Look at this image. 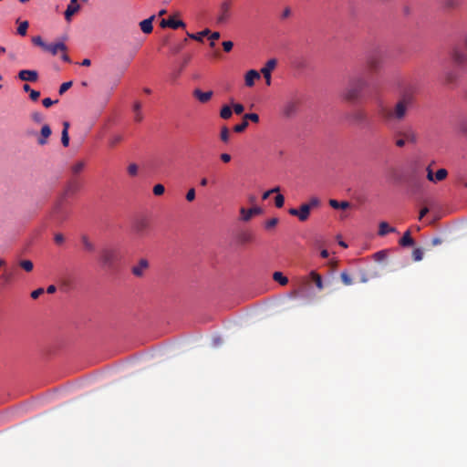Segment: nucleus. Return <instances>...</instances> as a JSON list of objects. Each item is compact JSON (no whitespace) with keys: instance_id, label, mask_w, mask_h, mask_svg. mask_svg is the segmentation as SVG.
<instances>
[{"instance_id":"c03bdc74","label":"nucleus","mask_w":467,"mask_h":467,"mask_svg":"<svg viewBox=\"0 0 467 467\" xmlns=\"http://www.w3.org/2000/svg\"><path fill=\"white\" fill-rule=\"evenodd\" d=\"M244 120H251L252 122L257 123L259 121V116L256 113H246L244 116Z\"/></svg>"},{"instance_id":"4be33fe9","label":"nucleus","mask_w":467,"mask_h":467,"mask_svg":"<svg viewBox=\"0 0 467 467\" xmlns=\"http://www.w3.org/2000/svg\"><path fill=\"white\" fill-rule=\"evenodd\" d=\"M149 267V263L146 259H140L138 265L132 267V274L136 276H141L144 271Z\"/></svg>"},{"instance_id":"79ce46f5","label":"nucleus","mask_w":467,"mask_h":467,"mask_svg":"<svg viewBox=\"0 0 467 467\" xmlns=\"http://www.w3.org/2000/svg\"><path fill=\"white\" fill-rule=\"evenodd\" d=\"M28 22L27 21H24L22 23H20V25L18 26L17 27V33L20 35V36H26V31H27V28H28Z\"/></svg>"},{"instance_id":"412c9836","label":"nucleus","mask_w":467,"mask_h":467,"mask_svg":"<svg viewBox=\"0 0 467 467\" xmlns=\"http://www.w3.org/2000/svg\"><path fill=\"white\" fill-rule=\"evenodd\" d=\"M52 130L49 125L45 124L40 130V137L37 140V143L41 146L46 145L47 143V139L51 135Z\"/></svg>"},{"instance_id":"49530a36","label":"nucleus","mask_w":467,"mask_h":467,"mask_svg":"<svg viewBox=\"0 0 467 467\" xmlns=\"http://www.w3.org/2000/svg\"><path fill=\"white\" fill-rule=\"evenodd\" d=\"M414 261H420L423 257V251L420 248H416L412 252Z\"/></svg>"},{"instance_id":"58836bf2","label":"nucleus","mask_w":467,"mask_h":467,"mask_svg":"<svg viewBox=\"0 0 467 467\" xmlns=\"http://www.w3.org/2000/svg\"><path fill=\"white\" fill-rule=\"evenodd\" d=\"M447 175H448L447 170H445V169H439L435 172V181H436V182L443 181L444 179H446Z\"/></svg>"},{"instance_id":"de8ad7c7","label":"nucleus","mask_w":467,"mask_h":467,"mask_svg":"<svg viewBox=\"0 0 467 467\" xmlns=\"http://www.w3.org/2000/svg\"><path fill=\"white\" fill-rule=\"evenodd\" d=\"M31 119L36 123H41L44 119V117L40 112L35 111L31 114Z\"/></svg>"},{"instance_id":"f704fd0d","label":"nucleus","mask_w":467,"mask_h":467,"mask_svg":"<svg viewBox=\"0 0 467 467\" xmlns=\"http://www.w3.org/2000/svg\"><path fill=\"white\" fill-rule=\"evenodd\" d=\"M273 279L279 283L281 285H286L288 284V278L285 276L281 272H275L273 274Z\"/></svg>"},{"instance_id":"0e129e2a","label":"nucleus","mask_w":467,"mask_h":467,"mask_svg":"<svg viewBox=\"0 0 467 467\" xmlns=\"http://www.w3.org/2000/svg\"><path fill=\"white\" fill-rule=\"evenodd\" d=\"M29 97L30 99L33 100V101H36L39 97H40V92L39 91H36V90H34L32 89L30 92H29Z\"/></svg>"},{"instance_id":"f8f14e48","label":"nucleus","mask_w":467,"mask_h":467,"mask_svg":"<svg viewBox=\"0 0 467 467\" xmlns=\"http://www.w3.org/2000/svg\"><path fill=\"white\" fill-rule=\"evenodd\" d=\"M276 59L275 58H271L269 59L265 65L264 66V67H262L261 69V73L263 74L265 79V83L266 85L270 86L271 85V72L274 70V68L276 66Z\"/></svg>"},{"instance_id":"423d86ee","label":"nucleus","mask_w":467,"mask_h":467,"mask_svg":"<svg viewBox=\"0 0 467 467\" xmlns=\"http://www.w3.org/2000/svg\"><path fill=\"white\" fill-rule=\"evenodd\" d=\"M101 263L111 267L119 258V249L113 246H105L99 253Z\"/></svg>"},{"instance_id":"4468645a","label":"nucleus","mask_w":467,"mask_h":467,"mask_svg":"<svg viewBox=\"0 0 467 467\" xmlns=\"http://www.w3.org/2000/svg\"><path fill=\"white\" fill-rule=\"evenodd\" d=\"M192 96L202 104H205L211 100L213 96V92L212 90L202 91L200 88H195L192 91Z\"/></svg>"},{"instance_id":"a878e982","label":"nucleus","mask_w":467,"mask_h":467,"mask_svg":"<svg viewBox=\"0 0 467 467\" xmlns=\"http://www.w3.org/2000/svg\"><path fill=\"white\" fill-rule=\"evenodd\" d=\"M259 78H260L259 72L254 69H251V70L247 71V73L245 74V85L247 87H252V86H254V81Z\"/></svg>"},{"instance_id":"c9c22d12","label":"nucleus","mask_w":467,"mask_h":467,"mask_svg":"<svg viewBox=\"0 0 467 467\" xmlns=\"http://www.w3.org/2000/svg\"><path fill=\"white\" fill-rule=\"evenodd\" d=\"M233 110L228 105H224L220 111V117L223 119H228L232 117Z\"/></svg>"},{"instance_id":"e433bc0d","label":"nucleus","mask_w":467,"mask_h":467,"mask_svg":"<svg viewBox=\"0 0 467 467\" xmlns=\"http://www.w3.org/2000/svg\"><path fill=\"white\" fill-rule=\"evenodd\" d=\"M210 33V30L209 29H205L200 33H197V34H190L188 33V36L192 39H194L196 41H199V42H202V37L204 36H207L208 34Z\"/></svg>"},{"instance_id":"9b49d317","label":"nucleus","mask_w":467,"mask_h":467,"mask_svg":"<svg viewBox=\"0 0 467 467\" xmlns=\"http://www.w3.org/2000/svg\"><path fill=\"white\" fill-rule=\"evenodd\" d=\"M299 108V101L296 99H291L286 101L283 108H282V113L286 118H291L297 112Z\"/></svg>"},{"instance_id":"69168bd1","label":"nucleus","mask_w":467,"mask_h":467,"mask_svg":"<svg viewBox=\"0 0 467 467\" xmlns=\"http://www.w3.org/2000/svg\"><path fill=\"white\" fill-rule=\"evenodd\" d=\"M234 110L235 114H242L244 110V107L242 104L236 103L234 105Z\"/></svg>"},{"instance_id":"4d7b16f0","label":"nucleus","mask_w":467,"mask_h":467,"mask_svg":"<svg viewBox=\"0 0 467 467\" xmlns=\"http://www.w3.org/2000/svg\"><path fill=\"white\" fill-rule=\"evenodd\" d=\"M58 100H52L51 99L49 98H46L42 100V104L45 108H49L51 107L52 105L57 103Z\"/></svg>"},{"instance_id":"864d4df0","label":"nucleus","mask_w":467,"mask_h":467,"mask_svg":"<svg viewBox=\"0 0 467 467\" xmlns=\"http://www.w3.org/2000/svg\"><path fill=\"white\" fill-rule=\"evenodd\" d=\"M278 223V218H271L265 222V228L271 229L274 228Z\"/></svg>"},{"instance_id":"1a4fd4ad","label":"nucleus","mask_w":467,"mask_h":467,"mask_svg":"<svg viewBox=\"0 0 467 467\" xmlns=\"http://www.w3.org/2000/svg\"><path fill=\"white\" fill-rule=\"evenodd\" d=\"M232 1L224 0L219 7V15L217 16L218 24H224L231 16Z\"/></svg>"},{"instance_id":"6e6d98bb","label":"nucleus","mask_w":467,"mask_h":467,"mask_svg":"<svg viewBox=\"0 0 467 467\" xmlns=\"http://www.w3.org/2000/svg\"><path fill=\"white\" fill-rule=\"evenodd\" d=\"M279 191H280V188L278 186L275 187V188H273V189H271L269 191L265 192L263 193L262 198H263V200H266L270 196V194H272L274 192H278Z\"/></svg>"},{"instance_id":"7ed1b4c3","label":"nucleus","mask_w":467,"mask_h":467,"mask_svg":"<svg viewBox=\"0 0 467 467\" xmlns=\"http://www.w3.org/2000/svg\"><path fill=\"white\" fill-rule=\"evenodd\" d=\"M131 232L139 238L147 237L150 232V221L146 216L136 217L131 224Z\"/></svg>"},{"instance_id":"ea45409f","label":"nucleus","mask_w":467,"mask_h":467,"mask_svg":"<svg viewBox=\"0 0 467 467\" xmlns=\"http://www.w3.org/2000/svg\"><path fill=\"white\" fill-rule=\"evenodd\" d=\"M220 138L222 141L228 142L230 139V131L226 126H223L221 130Z\"/></svg>"},{"instance_id":"5fc2aeb1","label":"nucleus","mask_w":467,"mask_h":467,"mask_svg":"<svg viewBox=\"0 0 467 467\" xmlns=\"http://www.w3.org/2000/svg\"><path fill=\"white\" fill-rule=\"evenodd\" d=\"M445 6L448 8H457L459 6V1L458 0H446L445 1Z\"/></svg>"},{"instance_id":"7c9ffc66","label":"nucleus","mask_w":467,"mask_h":467,"mask_svg":"<svg viewBox=\"0 0 467 467\" xmlns=\"http://www.w3.org/2000/svg\"><path fill=\"white\" fill-rule=\"evenodd\" d=\"M85 167H86L85 161H78L71 165L70 171L73 175H78L84 171Z\"/></svg>"},{"instance_id":"473e14b6","label":"nucleus","mask_w":467,"mask_h":467,"mask_svg":"<svg viewBox=\"0 0 467 467\" xmlns=\"http://www.w3.org/2000/svg\"><path fill=\"white\" fill-rule=\"evenodd\" d=\"M328 202H329V205L334 209L345 210V209H348L350 207V202H348L347 201L338 202L335 199H330Z\"/></svg>"},{"instance_id":"393cba45","label":"nucleus","mask_w":467,"mask_h":467,"mask_svg":"<svg viewBox=\"0 0 467 467\" xmlns=\"http://www.w3.org/2000/svg\"><path fill=\"white\" fill-rule=\"evenodd\" d=\"M350 118L356 123H363L368 120V115L363 109H356L350 114Z\"/></svg>"},{"instance_id":"603ef678","label":"nucleus","mask_w":467,"mask_h":467,"mask_svg":"<svg viewBox=\"0 0 467 467\" xmlns=\"http://www.w3.org/2000/svg\"><path fill=\"white\" fill-rule=\"evenodd\" d=\"M128 172L130 176H136L138 173V166L135 163H131L128 166Z\"/></svg>"},{"instance_id":"338daca9","label":"nucleus","mask_w":467,"mask_h":467,"mask_svg":"<svg viewBox=\"0 0 467 467\" xmlns=\"http://www.w3.org/2000/svg\"><path fill=\"white\" fill-rule=\"evenodd\" d=\"M122 140V136L120 135H115L111 140H110V146H115L117 145L118 143H119L120 141Z\"/></svg>"},{"instance_id":"bf43d9fd","label":"nucleus","mask_w":467,"mask_h":467,"mask_svg":"<svg viewBox=\"0 0 467 467\" xmlns=\"http://www.w3.org/2000/svg\"><path fill=\"white\" fill-rule=\"evenodd\" d=\"M234 47V43L232 41H223V47L225 52H230Z\"/></svg>"},{"instance_id":"6e6552de","label":"nucleus","mask_w":467,"mask_h":467,"mask_svg":"<svg viewBox=\"0 0 467 467\" xmlns=\"http://www.w3.org/2000/svg\"><path fill=\"white\" fill-rule=\"evenodd\" d=\"M383 61V56L380 51H374L367 57V64L371 71H377L380 68Z\"/></svg>"},{"instance_id":"c85d7f7f","label":"nucleus","mask_w":467,"mask_h":467,"mask_svg":"<svg viewBox=\"0 0 467 467\" xmlns=\"http://www.w3.org/2000/svg\"><path fill=\"white\" fill-rule=\"evenodd\" d=\"M68 129H69V122L64 121L63 122V130L61 132V142L64 147H67L69 144Z\"/></svg>"},{"instance_id":"5701e85b","label":"nucleus","mask_w":467,"mask_h":467,"mask_svg":"<svg viewBox=\"0 0 467 467\" xmlns=\"http://www.w3.org/2000/svg\"><path fill=\"white\" fill-rule=\"evenodd\" d=\"M459 79V74L455 70H448L444 73V84L447 86H452L457 83Z\"/></svg>"},{"instance_id":"9d476101","label":"nucleus","mask_w":467,"mask_h":467,"mask_svg":"<svg viewBox=\"0 0 467 467\" xmlns=\"http://www.w3.org/2000/svg\"><path fill=\"white\" fill-rule=\"evenodd\" d=\"M310 210L307 205L302 203L299 208H290L288 213L292 216H296L299 221L306 222L310 215Z\"/></svg>"},{"instance_id":"774afa93","label":"nucleus","mask_w":467,"mask_h":467,"mask_svg":"<svg viewBox=\"0 0 467 467\" xmlns=\"http://www.w3.org/2000/svg\"><path fill=\"white\" fill-rule=\"evenodd\" d=\"M210 38H211V40H212V42H211V44H210V45H211V47H214V42H213V41H214V40H217V39H219V38H220V33H219V32H213V33H212V34H211V36H210Z\"/></svg>"},{"instance_id":"20e7f679","label":"nucleus","mask_w":467,"mask_h":467,"mask_svg":"<svg viewBox=\"0 0 467 467\" xmlns=\"http://www.w3.org/2000/svg\"><path fill=\"white\" fill-rule=\"evenodd\" d=\"M32 43L41 47L44 51L50 53L52 56H56L59 51L67 52V46L63 42L47 44L44 42L40 36H33Z\"/></svg>"},{"instance_id":"aec40b11","label":"nucleus","mask_w":467,"mask_h":467,"mask_svg":"<svg viewBox=\"0 0 467 467\" xmlns=\"http://www.w3.org/2000/svg\"><path fill=\"white\" fill-rule=\"evenodd\" d=\"M80 9L79 5L77 3V0H70L69 5H67L65 11V18L67 21L71 20V16L75 15Z\"/></svg>"},{"instance_id":"c756f323","label":"nucleus","mask_w":467,"mask_h":467,"mask_svg":"<svg viewBox=\"0 0 467 467\" xmlns=\"http://www.w3.org/2000/svg\"><path fill=\"white\" fill-rule=\"evenodd\" d=\"M400 245L401 246H411L414 244V240L412 239L410 235V230L406 231L403 234V236L400 238L399 242Z\"/></svg>"},{"instance_id":"a19ab883","label":"nucleus","mask_w":467,"mask_h":467,"mask_svg":"<svg viewBox=\"0 0 467 467\" xmlns=\"http://www.w3.org/2000/svg\"><path fill=\"white\" fill-rule=\"evenodd\" d=\"M340 278L345 285H351L353 284L352 278L347 272H342L340 274Z\"/></svg>"},{"instance_id":"6ab92c4d","label":"nucleus","mask_w":467,"mask_h":467,"mask_svg":"<svg viewBox=\"0 0 467 467\" xmlns=\"http://www.w3.org/2000/svg\"><path fill=\"white\" fill-rule=\"evenodd\" d=\"M133 119L135 122L140 123L143 120L144 116L142 113V104L140 101L136 100L132 106Z\"/></svg>"},{"instance_id":"a18cd8bd","label":"nucleus","mask_w":467,"mask_h":467,"mask_svg":"<svg viewBox=\"0 0 467 467\" xmlns=\"http://www.w3.org/2000/svg\"><path fill=\"white\" fill-rule=\"evenodd\" d=\"M248 127V122L244 120L240 123V124H237L234 127V130L235 132H243L246 128Z\"/></svg>"},{"instance_id":"0eeeda50","label":"nucleus","mask_w":467,"mask_h":467,"mask_svg":"<svg viewBox=\"0 0 467 467\" xmlns=\"http://www.w3.org/2000/svg\"><path fill=\"white\" fill-rule=\"evenodd\" d=\"M68 215V212L66 209V202L64 196H61L57 202H56L52 213H51V218L57 223H60L64 222Z\"/></svg>"},{"instance_id":"680f3d73","label":"nucleus","mask_w":467,"mask_h":467,"mask_svg":"<svg viewBox=\"0 0 467 467\" xmlns=\"http://www.w3.org/2000/svg\"><path fill=\"white\" fill-rule=\"evenodd\" d=\"M427 179L430 182H436V181H435V173H433V171L431 169V167L427 168Z\"/></svg>"},{"instance_id":"052dcab7","label":"nucleus","mask_w":467,"mask_h":467,"mask_svg":"<svg viewBox=\"0 0 467 467\" xmlns=\"http://www.w3.org/2000/svg\"><path fill=\"white\" fill-rule=\"evenodd\" d=\"M1 278L4 280L5 283L8 284L12 281L13 275L12 273L5 272L2 275Z\"/></svg>"},{"instance_id":"bb28decb","label":"nucleus","mask_w":467,"mask_h":467,"mask_svg":"<svg viewBox=\"0 0 467 467\" xmlns=\"http://www.w3.org/2000/svg\"><path fill=\"white\" fill-rule=\"evenodd\" d=\"M397 230L394 227L389 226V224L387 222H381L379 224V236H385L389 233H396Z\"/></svg>"},{"instance_id":"2eb2a0df","label":"nucleus","mask_w":467,"mask_h":467,"mask_svg":"<svg viewBox=\"0 0 467 467\" xmlns=\"http://www.w3.org/2000/svg\"><path fill=\"white\" fill-rule=\"evenodd\" d=\"M18 78L22 81L36 82L38 79L36 70L22 69L18 72Z\"/></svg>"},{"instance_id":"f3484780","label":"nucleus","mask_w":467,"mask_h":467,"mask_svg":"<svg viewBox=\"0 0 467 467\" xmlns=\"http://www.w3.org/2000/svg\"><path fill=\"white\" fill-rule=\"evenodd\" d=\"M161 27H171L172 29H177L179 27H185V23L182 20H175L173 17H169L167 19H162L160 23Z\"/></svg>"},{"instance_id":"e2e57ef3","label":"nucleus","mask_w":467,"mask_h":467,"mask_svg":"<svg viewBox=\"0 0 467 467\" xmlns=\"http://www.w3.org/2000/svg\"><path fill=\"white\" fill-rule=\"evenodd\" d=\"M44 293V289L43 288H37L36 290H34L32 293H31V297L33 299H36L38 298L42 294Z\"/></svg>"},{"instance_id":"ddd939ff","label":"nucleus","mask_w":467,"mask_h":467,"mask_svg":"<svg viewBox=\"0 0 467 467\" xmlns=\"http://www.w3.org/2000/svg\"><path fill=\"white\" fill-rule=\"evenodd\" d=\"M451 58L458 66H462L467 63V53L460 47H454L451 51Z\"/></svg>"},{"instance_id":"8fccbe9b","label":"nucleus","mask_w":467,"mask_h":467,"mask_svg":"<svg viewBox=\"0 0 467 467\" xmlns=\"http://www.w3.org/2000/svg\"><path fill=\"white\" fill-rule=\"evenodd\" d=\"M71 86H72V81L64 82L59 87L58 93L60 95L64 94L67 89H69L71 88Z\"/></svg>"},{"instance_id":"f03ea898","label":"nucleus","mask_w":467,"mask_h":467,"mask_svg":"<svg viewBox=\"0 0 467 467\" xmlns=\"http://www.w3.org/2000/svg\"><path fill=\"white\" fill-rule=\"evenodd\" d=\"M368 86L364 76H354L349 78L342 97L348 102H354L361 98L362 91Z\"/></svg>"},{"instance_id":"f257e3e1","label":"nucleus","mask_w":467,"mask_h":467,"mask_svg":"<svg viewBox=\"0 0 467 467\" xmlns=\"http://www.w3.org/2000/svg\"><path fill=\"white\" fill-rule=\"evenodd\" d=\"M413 102V94L404 91L392 109H384L382 115L387 120L400 121L405 119L410 107Z\"/></svg>"},{"instance_id":"72a5a7b5","label":"nucleus","mask_w":467,"mask_h":467,"mask_svg":"<svg viewBox=\"0 0 467 467\" xmlns=\"http://www.w3.org/2000/svg\"><path fill=\"white\" fill-rule=\"evenodd\" d=\"M81 243L86 251H88V252L95 251V244L89 240V238L87 235L81 236Z\"/></svg>"},{"instance_id":"2f4dec72","label":"nucleus","mask_w":467,"mask_h":467,"mask_svg":"<svg viewBox=\"0 0 467 467\" xmlns=\"http://www.w3.org/2000/svg\"><path fill=\"white\" fill-rule=\"evenodd\" d=\"M254 239L252 232H243L239 234L238 240L242 244L252 243Z\"/></svg>"},{"instance_id":"3c124183","label":"nucleus","mask_w":467,"mask_h":467,"mask_svg":"<svg viewBox=\"0 0 467 467\" xmlns=\"http://www.w3.org/2000/svg\"><path fill=\"white\" fill-rule=\"evenodd\" d=\"M165 188L162 184H156L152 190L153 193L157 196L163 194Z\"/></svg>"},{"instance_id":"a211bd4d","label":"nucleus","mask_w":467,"mask_h":467,"mask_svg":"<svg viewBox=\"0 0 467 467\" xmlns=\"http://www.w3.org/2000/svg\"><path fill=\"white\" fill-rule=\"evenodd\" d=\"M80 189V183L76 180H69L65 187L62 196L66 198L67 195L76 193Z\"/></svg>"},{"instance_id":"09e8293b","label":"nucleus","mask_w":467,"mask_h":467,"mask_svg":"<svg viewBox=\"0 0 467 467\" xmlns=\"http://www.w3.org/2000/svg\"><path fill=\"white\" fill-rule=\"evenodd\" d=\"M285 203V197L282 194H277L275 198V204L277 208H282Z\"/></svg>"},{"instance_id":"4c0bfd02","label":"nucleus","mask_w":467,"mask_h":467,"mask_svg":"<svg viewBox=\"0 0 467 467\" xmlns=\"http://www.w3.org/2000/svg\"><path fill=\"white\" fill-rule=\"evenodd\" d=\"M19 265L22 269L28 273L31 272L34 268V264L30 260H21L19 262Z\"/></svg>"},{"instance_id":"dca6fc26","label":"nucleus","mask_w":467,"mask_h":467,"mask_svg":"<svg viewBox=\"0 0 467 467\" xmlns=\"http://www.w3.org/2000/svg\"><path fill=\"white\" fill-rule=\"evenodd\" d=\"M263 210L260 207H253L250 209L241 208V219L244 222H248L254 215L262 213Z\"/></svg>"},{"instance_id":"37998d69","label":"nucleus","mask_w":467,"mask_h":467,"mask_svg":"<svg viewBox=\"0 0 467 467\" xmlns=\"http://www.w3.org/2000/svg\"><path fill=\"white\" fill-rule=\"evenodd\" d=\"M309 207V210L318 207L320 205V200L317 197H312L308 202L305 203Z\"/></svg>"},{"instance_id":"b1692460","label":"nucleus","mask_w":467,"mask_h":467,"mask_svg":"<svg viewBox=\"0 0 467 467\" xmlns=\"http://www.w3.org/2000/svg\"><path fill=\"white\" fill-rule=\"evenodd\" d=\"M155 18V16H151L147 19L142 20L140 22V27L141 31L145 34H150L153 30L152 22Z\"/></svg>"},{"instance_id":"cd10ccee","label":"nucleus","mask_w":467,"mask_h":467,"mask_svg":"<svg viewBox=\"0 0 467 467\" xmlns=\"http://www.w3.org/2000/svg\"><path fill=\"white\" fill-rule=\"evenodd\" d=\"M309 278L314 282L317 288L321 291L324 288L322 276L317 273L316 271H311L309 274Z\"/></svg>"},{"instance_id":"39448f33","label":"nucleus","mask_w":467,"mask_h":467,"mask_svg":"<svg viewBox=\"0 0 467 467\" xmlns=\"http://www.w3.org/2000/svg\"><path fill=\"white\" fill-rule=\"evenodd\" d=\"M394 138L395 145L398 148H403L406 145V142L415 144L418 141V136L411 128L395 131Z\"/></svg>"},{"instance_id":"13d9d810","label":"nucleus","mask_w":467,"mask_h":467,"mask_svg":"<svg viewBox=\"0 0 467 467\" xmlns=\"http://www.w3.org/2000/svg\"><path fill=\"white\" fill-rule=\"evenodd\" d=\"M195 199V190L194 188H191L186 193V200L188 202H192Z\"/></svg>"}]
</instances>
